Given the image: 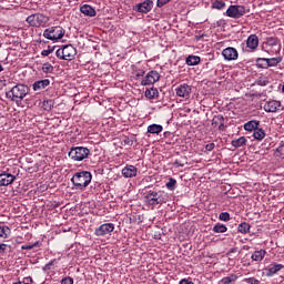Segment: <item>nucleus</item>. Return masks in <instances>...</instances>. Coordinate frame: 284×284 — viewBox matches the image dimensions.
<instances>
[{
  "label": "nucleus",
  "instance_id": "obj_1",
  "mask_svg": "<svg viewBox=\"0 0 284 284\" xmlns=\"http://www.w3.org/2000/svg\"><path fill=\"white\" fill-rule=\"evenodd\" d=\"M30 93V88L24 84H17L10 91L6 93L7 99L14 103H21L22 99H26Z\"/></svg>",
  "mask_w": 284,
  "mask_h": 284
},
{
  "label": "nucleus",
  "instance_id": "obj_2",
  "mask_svg": "<svg viewBox=\"0 0 284 284\" xmlns=\"http://www.w3.org/2000/svg\"><path fill=\"white\" fill-rule=\"evenodd\" d=\"M71 182L75 190H85V187L92 183V173H90V171L77 172L72 176Z\"/></svg>",
  "mask_w": 284,
  "mask_h": 284
},
{
  "label": "nucleus",
  "instance_id": "obj_3",
  "mask_svg": "<svg viewBox=\"0 0 284 284\" xmlns=\"http://www.w3.org/2000/svg\"><path fill=\"white\" fill-rule=\"evenodd\" d=\"M145 203L148 205H163V203H168V196L163 191H149L144 196Z\"/></svg>",
  "mask_w": 284,
  "mask_h": 284
},
{
  "label": "nucleus",
  "instance_id": "obj_4",
  "mask_svg": "<svg viewBox=\"0 0 284 284\" xmlns=\"http://www.w3.org/2000/svg\"><path fill=\"white\" fill-rule=\"evenodd\" d=\"M32 28H45L50 18L43 13H33L26 19Z\"/></svg>",
  "mask_w": 284,
  "mask_h": 284
},
{
  "label": "nucleus",
  "instance_id": "obj_5",
  "mask_svg": "<svg viewBox=\"0 0 284 284\" xmlns=\"http://www.w3.org/2000/svg\"><path fill=\"white\" fill-rule=\"evenodd\" d=\"M44 39H49V41H59V39H63L65 37V29L63 27H50L43 32Z\"/></svg>",
  "mask_w": 284,
  "mask_h": 284
},
{
  "label": "nucleus",
  "instance_id": "obj_6",
  "mask_svg": "<svg viewBox=\"0 0 284 284\" xmlns=\"http://www.w3.org/2000/svg\"><path fill=\"white\" fill-rule=\"evenodd\" d=\"M55 55L64 61H72L77 57V48L72 44H65L61 49H58Z\"/></svg>",
  "mask_w": 284,
  "mask_h": 284
},
{
  "label": "nucleus",
  "instance_id": "obj_7",
  "mask_svg": "<svg viewBox=\"0 0 284 284\" xmlns=\"http://www.w3.org/2000/svg\"><path fill=\"white\" fill-rule=\"evenodd\" d=\"M69 156L73 161H83L90 156V149L83 146L72 148L69 152Z\"/></svg>",
  "mask_w": 284,
  "mask_h": 284
},
{
  "label": "nucleus",
  "instance_id": "obj_8",
  "mask_svg": "<svg viewBox=\"0 0 284 284\" xmlns=\"http://www.w3.org/2000/svg\"><path fill=\"white\" fill-rule=\"evenodd\" d=\"M263 48L265 52H270L271 54H278L281 52V43H278V39L276 38H267Z\"/></svg>",
  "mask_w": 284,
  "mask_h": 284
},
{
  "label": "nucleus",
  "instance_id": "obj_9",
  "mask_svg": "<svg viewBox=\"0 0 284 284\" xmlns=\"http://www.w3.org/2000/svg\"><path fill=\"white\" fill-rule=\"evenodd\" d=\"M152 8H154V2L152 0H145L134 4L133 11L139 12L140 14H148V12H152Z\"/></svg>",
  "mask_w": 284,
  "mask_h": 284
},
{
  "label": "nucleus",
  "instance_id": "obj_10",
  "mask_svg": "<svg viewBox=\"0 0 284 284\" xmlns=\"http://www.w3.org/2000/svg\"><path fill=\"white\" fill-rule=\"evenodd\" d=\"M226 14L231 17V19H241L243 14H245V7L243 6H231L226 10Z\"/></svg>",
  "mask_w": 284,
  "mask_h": 284
},
{
  "label": "nucleus",
  "instance_id": "obj_11",
  "mask_svg": "<svg viewBox=\"0 0 284 284\" xmlns=\"http://www.w3.org/2000/svg\"><path fill=\"white\" fill-rule=\"evenodd\" d=\"M159 79H161V74L158 71H150L142 80L141 85H154Z\"/></svg>",
  "mask_w": 284,
  "mask_h": 284
},
{
  "label": "nucleus",
  "instance_id": "obj_12",
  "mask_svg": "<svg viewBox=\"0 0 284 284\" xmlns=\"http://www.w3.org/2000/svg\"><path fill=\"white\" fill-rule=\"evenodd\" d=\"M175 94L176 97H180L182 99H187L190 94H192V87L189 85L187 83L180 84L175 89Z\"/></svg>",
  "mask_w": 284,
  "mask_h": 284
},
{
  "label": "nucleus",
  "instance_id": "obj_13",
  "mask_svg": "<svg viewBox=\"0 0 284 284\" xmlns=\"http://www.w3.org/2000/svg\"><path fill=\"white\" fill-rule=\"evenodd\" d=\"M114 232V224L105 223L95 229V236H105Z\"/></svg>",
  "mask_w": 284,
  "mask_h": 284
},
{
  "label": "nucleus",
  "instance_id": "obj_14",
  "mask_svg": "<svg viewBox=\"0 0 284 284\" xmlns=\"http://www.w3.org/2000/svg\"><path fill=\"white\" fill-rule=\"evenodd\" d=\"M261 61H262L264 64H260V68H264V69L274 68L275 65H278V63H281V59H278V58H271V59H267V58H258V59L256 60V63H261Z\"/></svg>",
  "mask_w": 284,
  "mask_h": 284
},
{
  "label": "nucleus",
  "instance_id": "obj_15",
  "mask_svg": "<svg viewBox=\"0 0 284 284\" xmlns=\"http://www.w3.org/2000/svg\"><path fill=\"white\" fill-rule=\"evenodd\" d=\"M225 61H236L239 59V51L233 47H227L222 51Z\"/></svg>",
  "mask_w": 284,
  "mask_h": 284
},
{
  "label": "nucleus",
  "instance_id": "obj_16",
  "mask_svg": "<svg viewBox=\"0 0 284 284\" xmlns=\"http://www.w3.org/2000/svg\"><path fill=\"white\" fill-rule=\"evenodd\" d=\"M17 180V176L12 175L8 172L0 173V187H6L8 185H11V183H14Z\"/></svg>",
  "mask_w": 284,
  "mask_h": 284
},
{
  "label": "nucleus",
  "instance_id": "obj_17",
  "mask_svg": "<svg viewBox=\"0 0 284 284\" xmlns=\"http://www.w3.org/2000/svg\"><path fill=\"white\" fill-rule=\"evenodd\" d=\"M139 170L134 165H126L124 169H122V175L124 179H132L136 176Z\"/></svg>",
  "mask_w": 284,
  "mask_h": 284
},
{
  "label": "nucleus",
  "instance_id": "obj_18",
  "mask_svg": "<svg viewBox=\"0 0 284 284\" xmlns=\"http://www.w3.org/2000/svg\"><path fill=\"white\" fill-rule=\"evenodd\" d=\"M281 108V101L271 100L264 104V110L266 112H278Z\"/></svg>",
  "mask_w": 284,
  "mask_h": 284
},
{
  "label": "nucleus",
  "instance_id": "obj_19",
  "mask_svg": "<svg viewBox=\"0 0 284 284\" xmlns=\"http://www.w3.org/2000/svg\"><path fill=\"white\" fill-rule=\"evenodd\" d=\"M281 270H284L283 264L273 263L266 268V276L272 277L274 274H278Z\"/></svg>",
  "mask_w": 284,
  "mask_h": 284
},
{
  "label": "nucleus",
  "instance_id": "obj_20",
  "mask_svg": "<svg viewBox=\"0 0 284 284\" xmlns=\"http://www.w3.org/2000/svg\"><path fill=\"white\" fill-rule=\"evenodd\" d=\"M80 12H82V14L85 17H97V10H94V8H92L90 4H83L80 7Z\"/></svg>",
  "mask_w": 284,
  "mask_h": 284
},
{
  "label": "nucleus",
  "instance_id": "obj_21",
  "mask_svg": "<svg viewBox=\"0 0 284 284\" xmlns=\"http://www.w3.org/2000/svg\"><path fill=\"white\" fill-rule=\"evenodd\" d=\"M246 45L250 50H256L258 48V36L251 34L246 40Z\"/></svg>",
  "mask_w": 284,
  "mask_h": 284
},
{
  "label": "nucleus",
  "instance_id": "obj_22",
  "mask_svg": "<svg viewBox=\"0 0 284 284\" xmlns=\"http://www.w3.org/2000/svg\"><path fill=\"white\" fill-rule=\"evenodd\" d=\"M50 85V80L44 79V80H39L33 83V90L34 92H39V90H45Z\"/></svg>",
  "mask_w": 284,
  "mask_h": 284
},
{
  "label": "nucleus",
  "instance_id": "obj_23",
  "mask_svg": "<svg viewBox=\"0 0 284 284\" xmlns=\"http://www.w3.org/2000/svg\"><path fill=\"white\" fill-rule=\"evenodd\" d=\"M260 122L256 120L248 121L244 124L246 132H255L258 129Z\"/></svg>",
  "mask_w": 284,
  "mask_h": 284
},
{
  "label": "nucleus",
  "instance_id": "obj_24",
  "mask_svg": "<svg viewBox=\"0 0 284 284\" xmlns=\"http://www.w3.org/2000/svg\"><path fill=\"white\" fill-rule=\"evenodd\" d=\"M223 125H225L223 115H215L212 120V126L222 130Z\"/></svg>",
  "mask_w": 284,
  "mask_h": 284
},
{
  "label": "nucleus",
  "instance_id": "obj_25",
  "mask_svg": "<svg viewBox=\"0 0 284 284\" xmlns=\"http://www.w3.org/2000/svg\"><path fill=\"white\" fill-rule=\"evenodd\" d=\"M149 134H161L163 132V125L161 124H151L148 126Z\"/></svg>",
  "mask_w": 284,
  "mask_h": 284
},
{
  "label": "nucleus",
  "instance_id": "obj_26",
  "mask_svg": "<svg viewBox=\"0 0 284 284\" xmlns=\"http://www.w3.org/2000/svg\"><path fill=\"white\" fill-rule=\"evenodd\" d=\"M265 254H267V252L265 250L255 251L252 254L251 258H252V261H256V262L263 261V258H265Z\"/></svg>",
  "mask_w": 284,
  "mask_h": 284
},
{
  "label": "nucleus",
  "instance_id": "obj_27",
  "mask_svg": "<svg viewBox=\"0 0 284 284\" xmlns=\"http://www.w3.org/2000/svg\"><path fill=\"white\" fill-rule=\"evenodd\" d=\"M246 143H247V139H245V136H241L236 140H232L231 145L233 148H243V145H246Z\"/></svg>",
  "mask_w": 284,
  "mask_h": 284
},
{
  "label": "nucleus",
  "instance_id": "obj_28",
  "mask_svg": "<svg viewBox=\"0 0 284 284\" xmlns=\"http://www.w3.org/2000/svg\"><path fill=\"white\" fill-rule=\"evenodd\" d=\"M201 63V58L199 55H189L186 58V65H199Z\"/></svg>",
  "mask_w": 284,
  "mask_h": 284
},
{
  "label": "nucleus",
  "instance_id": "obj_29",
  "mask_svg": "<svg viewBox=\"0 0 284 284\" xmlns=\"http://www.w3.org/2000/svg\"><path fill=\"white\" fill-rule=\"evenodd\" d=\"M251 227L252 226L250 225V223L243 222V223L239 224L237 232H240L241 234H250Z\"/></svg>",
  "mask_w": 284,
  "mask_h": 284
},
{
  "label": "nucleus",
  "instance_id": "obj_30",
  "mask_svg": "<svg viewBox=\"0 0 284 284\" xmlns=\"http://www.w3.org/2000/svg\"><path fill=\"white\" fill-rule=\"evenodd\" d=\"M253 138L256 141H263L265 139V130L263 129H255V131L253 132Z\"/></svg>",
  "mask_w": 284,
  "mask_h": 284
},
{
  "label": "nucleus",
  "instance_id": "obj_31",
  "mask_svg": "<svg viewBox=\"0 0 284 284\" xmlns=\"http://www.w3.org/2000/svg\"><path fill=\"white\" fill-rule=\"evenodd\" d=\"M144 94L146 99H156L159 97V90L154 88L146 89Z\"/></svg>",
  "mask_w": 284,
  "mask_h": 284
},
{
  "label": "nucleus",
  "instance_id": "obj_32",
  "mask_svg": "<svg viewBox=\"0 0 284 284\" xmlns=\"http://www.w3.org/2000/svg\"><path fill=\"white\" fill-rule=\"evenodd\" d=\"M213 232H215V234H225V232H227V226L217 223L213 226Z\"/></svg>",
  "mask_w": 284,
  "mask_h": 284
},
{
  "label": "nucleus",
  "instance_id": "obj_33",
  "mask_svg": "<svg viewBox=\"0 0 284 284\" xmlns=\"http://www.w3.org/2000/svg\"><path fill=\"white\" fill-rule=\"evenodd\" d=\"M42 72H44V74H52V72H54V67H52V64L47 62L42 64Z\"/></svg>",
  "mask_w": 284,
  "mask_h": 284
},
{
  "label": "nucleus",
  "instance_id": "obj_34",
  "mask_svg": "<svg viewBox=\"0 0 284 284\" xmlns=\"http://www.w3.org/2000/svg\"><path fill=\"white\" fill-rule=\"evenodd\" d=\"M237 278H239V276H236V275L233 274V275H231V276L223 277V278L221 280V283H222V284L236 283Z\"/></svg>",
  "mask_w": 284,
  "mask_h": 284
},
{
  "label": "nucleus",
  "instance_id": "obj_35",
  "mask_svg": "<svg viewBox=\"0 0 284 284\" xmlns=\"http://www.w3.org/2000/svg\"><path fill=\"white\" fill-rule=\"evenodd\" d=\"M10 236V227L0 226V239H8Z\"/></svg>",
  "mask_w": 284,
  "mask_h": 284
},
{
  "label": "nucleus",
  "instance_id": "obj_36",
  "mask_svg": "<svg viewBox=\"0 0 284 284\" xmlns=\"http://www.w3.org/2000/svg\"><path fill=\"white\" fill-rule=\"evenodd\" d=\"M168 190H176V180L174 178H170L169 182L166 183Z\"/></svg>",
  "mask_w": 284,
  "mask_h": 284
},
{
  "label": "nucleus",
  "instance_id": "obj_37",
  "mask_svg": "<svg viewBox=\"0 0 284 284\" xmlns=\"http://www.w3.org/2000/svg\"><path fill=\"white\" fill-rule=\"evenodd\" d=\"M267 83H270V80L267 79V77H260V78L256 80V84H257V85L265 87V85H267Z\"/></svg>",
  "mask_w": 284,
  "mask_h": 284
},
{
  "label": "nucleus",
  "instance_id": "obj_38",
  "mask_svg": "<svg viewBox=\"0 0 284 284\" xmlns=\"http://www.w3.org/2000/svg\"><path fill=\"white\" fill-rule=\"evenodd\" d=\"M224 7L225 3L222 0H215L213 2V8H215V10H223Z\"/></svg>",
  "mask_w": 284,
  "mask_h": 284
},
{
  "label": "nucleus",
  "instance_id": "obj_39",
  "mask_svg": "<svg viewBox=\"0 0 284 284\" xmlns=\"http://www.w3.org/2000/svg\"><path fill=\"white\" fill-rule=\"evenodd\" d=\"M39 245V242L24 244L21 246V250H34Z\"/></svg>",
  "mask_w": 284,
  "mask_h": 284
},
{
  "label": "nucleus",
  "instance_id": "obj_40",
  "mask_svg": "<svg viewBox=\"0 0 284 284\" xmlns=\"http://www.w3.org/2000/svg\"><path fill=\"white\" fill-rule=\"evenodd\" d=\"M219 219H220V221L227 222V221H230L231 217H230V214L227 212H223V213H220Z\"/></svg>",
  "mask_w": 284,
  "mask_h": 284
},
{
  "label": "nucleus",
  "instance_id": "obj_41",
  "mask_svg": "<svg viewBox=\"0 0 284 284\" xmlns=\"http://www.w3.org/2000/svg\"><path fill=\"white\" fill-rule=\"evenodd\" d=\"M244 283L247 284H260L261 282L258 280H256L255 277H248L244 280Z\"/></svg>",
  "mask_w": 284,
  "mask_h": 284
},
{
  "label": "nucleus",
  "instance_id": "obj_42",
  "mask_svg": "<svg viewBox=\"0 0 284 284\" xmlns=\"http://www.w3.org/2000/svg\"><path fill=\"white\" fill-rule=\"evenodd\" d=\"M52 52H54V48L42 50L41 54H42V57H50V54H52Z\"/></svg>",
  "mask_w": 284,
  "mask_h": 284
},
{
  "label": "nucleus",
  "instance_id": "obj_43",
  "mask_svg": "<svg viewBox=\"0 0 284 284\" xmlns=\"http://www.w3.org/2000/svg\"><path fill=\"white\" fill-rule=\"evenodd\" d=\"M61 284H74V280L72 277H64L61 280Z\"/></svg>",
  "mask_w": 284,
  "mask_h": 284
},
{
  "label": "nucleus",
  "instance_id": "obj_44",
  "mask_svg": "<svg viewBox=\"0 0 284 284\" xmlns=\"http://www.w3.org/2000/svg\"><path fill=\"white\" fill-rule=\"evenodd\" d=\"M170 3V0H158L156 6L158 8H163V6Z\"/></svg>",
  "mask_w": 284,
  "mask_h": 284
},
{
  "label": "nucleus",
  "instance_id": "obj_45",
  "mask_svg": "<svg viewBox=\"0 0 284 284\" xmlns=\"http://www.w3.org/2000/svg\"><path fill=\"white\" fill-rule=\"evenodd\" d=\"M214 148H215V144H214V143H209V144L205 145V150H206L207 152H212V150H214Z\"/></svg>",
  "mask_w": 284,
  "mask_h": 284
},
{
  "label": "nucleus",
  "instance_id": "obj_46",
  "mask_svg": "<svg viewBox=\"0 0 284 284\" xmlns=\"http://www.w3.org/2000/svg\"><path fill=\"white\" fill-rule=\"evenodd\" d=\"M179 284H194V282H192V281H190L187 278H183V280L180 281Z\"/></svg>",
  "mask_w": 284,
  "mask_h": 284
},
{
  "label": "nucleus",
  "instance_id": "obj_47",
  "mask_svg": "<svg viewBox=\"0 0 284 284\" xmlns=\"http://www.w3.org/2000/svg\"><path fill=\"white\" fill-rule=\"evenodd\" d=\"M23 284H32V278L31 277H26L23 281H22Z\"/></svg>",
  "mask_w": 284,
  "mask_h": 284
},
{
  "label": "nucleus",
  "instance_id": "obj_48",
  "mask_svg": "<svg viewBox=\"0 0 284 284\" xmlns=\"http://www.w3.org/2000/svg\"><path fill=\"white\" fill-rule=\"evenodd\" d=\"M6 247H8V244H0V254L6 252Z\"/></svg>",
  "mask_w": 284,
  "mask_h": 284
},
{
  "label": "nucleus",
  "instance_id": "obj_49",
  "mask_svg": "<svg viewBox=\"0 0 284 284\" xmlns=\"http://www.w3.org/2000/svg\"><path fill=\"white\" fill-rule=\"evenodd\" d=\"M174 165H176L178 168H183V164H181V162L175 161Z\"/></svg>",
  "mask_w": 284,
  "mask_h": 284
},
{
  "label": "nucleus",
  "instance_id": "obj_50",
  "mask_svg": "<svg viewBox=\"0 0 284 284\" xmlns=\"http://www.w3.org/2000/svg\"><path fill=\"white\" fill-rule=\"evenodd\" d=\"M143 74H145V72L141 71V72L136 73L135 77H138V78L143 77Z\"/></svg>",
  "mask_w": 284,
  "mask_h": 284
},
{
  "label": "nucleus",
  "instance_id": "obj_51",
  "mask_svg": "<svg viewBox=\"0 0 284 284\" xmlns=\"http://www.w3.org/2000/svg\"><path fill=\"white\" fill-rule=\"evenodd\" d=\"M257 65H258V68H261V65H265V62L260 61V62H257Z\"/></svg>",
  "mask_w": 284,
  "mask_h": 284
},
{
  "label": "nucleus",
  "instance_id": "obj_52",
  "mask_svg": "<svg viewBox=\"0 0 284 284\" xmlns=\"http://www.w3.org/2000/svg\"><path fill=\"white\" fill-rule=\"evenodd\" d=\"M283 151H284L283 146L277 148V152H283Z\"/></svg>",
  "mask_w": 284,
  "mask_h": 284
},
{
  "label": "nucleus",
  "instance_id": "obj_53",
  "mask_svg": "<svg viewBox=\"0 0 284 284\" xmlns=\"http://www.w3.org/2000/svg\"><path fill=\"white\" fill-rule=\"evenodd\" d=\"M0 72H3V67L0 64Z\"/></svg>",
  "mask_w": 284,
  "mask_h": 284
},
{
  "label": "nucleus",
  "instance_id": "obj_54",
  "mask_svg": "<svg viewBox=\"0 0 284 284\" xmlns=\"http://www.w3.org/2000/svg\"><path fill=\"white\" fill-rule=\"evenodd\" d=\"M3 119V115H1V113H0V120H2Z\"/></svg>",
  "mask_w": 284,
  "mask_h": 284
},
{
  "label": "nucleus",
  "instance_id": "obj_55",
  "mask_svg": "<svg viewBox=\"0 0 284 284\" xmlns=\"http://www.w3.org/2000/svg\"><path fill=\"white\" fill-rule=\"evenodd\" d=\"M13 284H21V282H17V283H13Z\"/></svg>",
  "mask_w": 284,
  "mask_h": 284
}]
</instances>
